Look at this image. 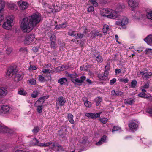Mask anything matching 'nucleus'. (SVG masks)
<instances>
[{"instance_id": "obj_1", "label": "nucleus", "mask_w": 152, "mask_h": 152, "mask_svg": "<svg viewBox=\"0 0 152 152\" xmlns=\"http://www.w3.org/2000/svg\"><path fill=\"white\" fill-rule=\"evenodd\" d=\"M20 27L24 32L28 33L34 28L28 17L24 18L21 22Z\"/></svg>"}, {"instance_id": "obj_2", "label": "nucleus", "mask_w": 152, "mask_h": 152, "mask_svg": "<svg viewBox=\"0 0 152 152\" xmlns=\"http://www.w3.org/2000/svg\"><path fill=\"white\" fill-rule=\"evenodd\" d=\"M31 25L34 28L40 21L41 20V14L37 12L33 13L31 15L28 16Z\"/></svg>"}, {"instance_id": "obj_3", "label": "nucleus", "mask_w": 152, "mask_h": 152, "mask_svg": "<svg viewBox=\"0 0 152 152\" xmlns=\"http://www.w3.org/2000/svg\"><path fill=\"white\" fill-rule=\"evenodd\" d=\"M137 74L139 75H142V78L145 80L151 78L152 76V72H149L147 69L140 71V72H137Z\"/></svg>"}, {"instance_id": "obj_4", "label": "nucleus", "mask_w": 152, "mask_h": 152, "mask_svg": "<svg viewBox=\"0 0 152 152\" xmlns=\"http://www.w3.org/2000/svg\"><path fill=\"white\" fill-rule=\"evenodd\" d=\"M13 22L12 17L9 16L7 18V20L3 25V27L5 29L9 30L12 27V24Z\"/></svg>"}, {"instance_id": "obj_5", "label": "nucleus", "mask_w": 152, "mask_h": 152, "mask_svg": "<svg viewBox=\"0 0 152 152\" xmlns=\"http://www.w3.org/2000/svg\"><path fill=\"white\" fill-rule=\"evenodd\" d=\"M52 144V149L55 150V149H56L57 151H59L60 149L62 150L63 149V147L61 145L58 144H55L54 142H52L51 141L44 143V147H46L49 146Z\"/></svg>"}, {"instance_id": "obj_6", "label": "nucleus", "mask_w": 152, "mask_h": 152, "mask_svg": "<svg viewBox=\"0 0 152 152\" xmlns=\"http://www.w3.org/2000/svg\"><path fill=\"white\" fill-rule=\"evenodd\" d=\"M18 71V68L15 66H12L8 68L6 75L9 77H12V75Z\"/></svg>"}, {"instance_id": "obj_7", "label": "nucleus", "mask_w": 152, "mask_h": 152, "mask_svg": "<svg viewBox=\"0 0 152 152\" xmlns=\"http://www.w3.org/2000/svg\"><path fill=\"white\" fill-rule=\"evenodd\" d=\"M10 107L8 105H1L0 106V114L2 115L9 114L10 113Z\"/></svg>"}, {"instance_id": "obj_8", "label": "nucleus", "mask_w": 152, "mask_h": 152, "mask_svg": "<svg viewBox=\"0 0 152 152\" xmlns=\"http://www.w3.org/2000/svg\"><path fill=\"white\" fill-rule=\"evenodd\" d=\"M35 38L34 34H31L27 35L24 40V44L26 45H28L34 40Z\"/></svg>"}, {"instance_id": "obj_9", "label": "nucleus", "mask_w": 152, "mask_h": 152, "mask_svg": "<svg viewBox=\"0 0 152 152\" xmlns=\"http://www.w3.org/2000/svg\"><path fill=\"white\" fill-rule=\"evenodd\" d=\"M102 113V112H99L96 113H86L85 115L90 118L94 119L99 118L100 117V115Z\"/></svg>"}, {"instance_id": "obj_10", "label": "nucleus", "mask_w": 152, "mask_h": 152, "mask_svg": "<svg viewBox=\"0 0 152 152\" xmlns=\"http://www.w3.org/2000/svg\"><path fill=\"white\" fill-rule=\"evenodd\" d=\"M86 77L85 76H82L80 77V79L79 78L75 79H71V81L74 84L75 83H80L79 84V86H81L82 85V83L84 82V81L86 80Z\"/></svg>"}, {"instance_id": "obj_11", "label": "nucleus", "mask_w": 152, "mask_h": 152, "mask_svg": "<svg viewBox=\"0 0 152 152\" xmlns=\"http://www.w3.org/2000/svg\"><path fill=\"white\" fill-rule=\"evenodd\" d=\"M93 57L95 60L99 63H102L103 61L102 56L98 53H94L92 56Z\"/></svg>"}, {"instance_id": "obj_12", "label": "nucleus", "mask_w": 152, "mask_h": 152, "mask_svg": "<svg viewBox=\"0 0 152 152\" xmlns=\"http://www.w3.org/2000/svg\"><path fill=\"white\" fill-rule=\"evenodd\" d=\"M19 4H20V8L23 10H26L29 5V4L26 1H20Z\"/></svg>"}, {"instance_id": "obj_13", "label": "nucleus", "mask_w": 152, "mask_h": 152, "mask_svg": "<svg viewBox=\"0 0 152 152\" xmlns=\"http://www.w3.org/2000/svg\"><path fill=\"white\" fill-rule=\"evenodd\" d=\"M144 41L148 45L152 46V35L150 34L144 39Z\"/></svg>"}, {"instance_id": "obj_14", "label": "nucleus", "mask_w": 152, "mask_h": 152, "mask_svg": "<svg viewBox=\"0 0 152 152\" xmlns=\"http://www.w3.org/2000/svg\"><path fill=\"white\" fill-rule=\"evenodd\" d=\"M12 130L5 126L0 124V132L11 133Z\"/></svg>"}, {"instance_id": "obj_15", "label": "nucleus", "mask_w": 152, "mask_h": 152, "mask_svg": "<svg viewBox=\"0 0 152 152\" xmlns=\"http://www.w3.org/2000/svg\"><path fill=\"white\" fill-rule=\"evenodd\" d=\"M117 13L114 10H113L111 9L110 12V14L108 15L107 18L110 19H115L117 17Z\"/></svg>"}, {"instance_id": "obj_16", "label": "nucleus", "mask_w": 152, "mask_h": 152, "mask_svg": "<svg viewBox=\"0 0 152 152\" xmlns=\"http://www.w3.org/2000/svg\"><path fill=\"white\" fill-rule=\"evenodd\" d=\"M138 124L135 122L131 121L129 124V127L132 130H136L138 127Z\"/></svg>"}, {"instance_id": "obj_17", "label": "nucleus", "mask_w": 152, "mask_h": 152, "mask_svg": "<svg viewBox=\"0 0 152 152\" xmlns=\"http://www.w3.org/2000/svg\"><path fill=\"white\" fill-rule=\"evenodd\" d=\"M111 9L108 8H104L101 11V14L102 15L104 16L107 17V18L108 16V15L110 14Z\"/></svg>"}, {"instance_id": "obj_18", "label": "nucleus", "mask_w": 152, "mask_h": 152, "mask_svg": "<svg viewBox=\"0 0 152 152\" xmlns=\"http://www.w3.org/2000/svg\"><path fill=\"white\" fill-rule=\"evenodd\" d=\"M7 93V89L4 87H0V98H3Z\"/></svg>"}, {"instance_id": "obj_19", "label": "nucleus", "mask_w": 152, "mask_h": 152, "mask_svg": "<svg viewBox=\"0 0 152 152\" xmlns=\"http://www.w3.org/2000/svg\"><path fill=\"white\" fill-rule=\"evenodd\" d=\"M128 3L129 5L133 8H135L138 5V4L136 0H129Z\"/></svg>"}, {"instance_id": "obj_20", "label": "nucleus", "mask_w": 152, "mask_h": 152, "mask_svg": "<svg viewBox=\"0 0 152 152\" xmlns=\"http://www.w3.org/2000/svg\"><path fill=\"white\" fill-rule=\"evenodd\" d=\"M111 94L113 96L116 97L122 96L123 94V92L120 91H115L114 90L111 91Z\"/></svg>"}, {"instance_id": "obj_21", "label": "nucleus", "mask_w": 152, "mask_h": 152, "mask_svg": "<svg viewBox=\"0 0 152 152\" xmlns=\"http://www.w3.org/2000/svg\"><path fill=\"white\" fill-rule=\"evenodd\" d=\"M23 75L22 74H18L15 75L14 80L15 82H17L21 80L23 77Z\"/></svg>"}, {"instance_id": "obj_22", "label": "nucleus", "mask_w": 152, "mask_h": 152, "mask_svg": "<svg viewBox=\"0 0 152 152\" xmlns=\"http://www.w3.org/2000/svg\"><path fill=\"white\" fill-rule=\"evenodd\" d=\"M58 102L60 106H63L66 102V100L65 98L62 96H60L58 99Z\"/></svg>"}, {"instance_id": "obj_23", "label": "nucleus", "mask_w": 152, "mask_h": 152, "mask_svg": "<svg viewBox=\"0 0 152 152\" xmlns=\"http://www.w3.org/2000/svg\"><path fill=\"white\" fill-rule=\"evenodd\" d=\"M134 102V100L132 98H130L124 99V103L125 104H132Z\"/></svg>"}, {"instance_id": "obj_24", "label": "nucleus", "mask_w": 152, "mask_h": 152, "mask_svg": "<svg viewBox=\"0 0 152 152\" xmlns=\"http://www.w3.org/2000/svg\"><path fill=\"white\" fill-rule=\"evenodd\" d=\"M74 116L72 114L69 113L68 114L67 119L69 122L72 124H73L75 121L73 120Z\"/></svg>"}, {"instance_id": "obj_25", "label": "nucleus", "mask_w": 152, "mask_h": 152, "mask_svg": "<svg viewBox=\"0 0 152 152\" xmlns=\"http://www.w3.org/2000/svg\"><path fill=\"white\" fill-rule=\"evenodd\" d=\"M67 82V80L65 77L60 78L58 81V83L61 85L65 84Z\"/></svg>"}, {"instance_id": "obj_26", "label": "nucleus", "mask_w": 152, "mask_h": 152, "mask_svg": "<svg viewBox=\"0 0 152 152\" xmlns=\"http://www.w3.org/2000/svg\"><path fill=\"white\" fill-rule=\"evenodd\" d=\"M38 142H39L38 139L35 137L30 141V144L32 146H35L37 145Z\"/></svg>"}, {"instance_id": "obj_27", "label": "nucleus", "mask_w": 152, "mask_h": 152, "mask_svg": "<svg viewBox=\"0 0 152 152\" xmlns=\"http://www.w3.org/2000/svg\"><path fill=\"white\" fill-rule=\"evenodd\" d=\"M89 67V65L88 64H85L80 67V69L81 70L83 71H86L88 70Z\"/></svg>"}, {"instance_id": "obj_28", "label": "nucleus", "mask_w": 152, "mask_h": 152, "mask_svg": "<svg viewBox=\"0 0 152 152\" xmlns=\"http://www.w3.org/2000/svg\"><path fill=\"white\" fill-rule=\"evenodd\" d=\"M10 150L7 147L2 146L0 148V152H9Z\"/></svg>"}, {"instance_id": "obj_29", "label": "nucleus", "mask_w": 152, "mask_h": 152, "mask_svg": "<svg viewBox=\"0 0 152 152\" xmlns=\"http://www.w3.org/2000/svg\"><path fill=\"white\" fill-rule=\"evenodd\" d=\"M139 97L144 98H149V95L145 93L140 92L138 95Z\"/></svg>"}, {"instance_id": "obj_30", "label": "nucleus", "mask_w": 152, "mask_h": 152, "mask_svg": "<svg viewBox=\"0 0 152 152\" xmlns=\"http://www.w3.org/2000/svg\"><path fill=\"white\" fill-rule=\"evenodd\" d=\"M18 93L19 94L22 95H26L27 94L26 91L22 88L18 89Z\"/></svg>"}, {"instance_id": "obj_31", "label": "nucleus", "mask_w": 152, "mask_h": 152, "mask_svg": "<svg viewBox=\"0 0 152 152\" xmlns=\"http://www.w3.org/2000/svg\"><path fill=\"white\" fill-rule=\"evenodd\" d=\"M137 84V82L136 80L134 79L131 83V84L129 86L130 88H135Z\"/></svg>"}, {"instance_id": "obj_32", "label": "nucleus", "mask_w": 152, "mask_h": 152, "mask_svg": "<svg viewBox=\"0 0 152 152\" xmlns=\"http://www.w3.org/2000/svg\"><path fill=\"white\" fill-rule=\"evenodd\" d=\"M90 33L92 34L91 37H92V38H95L96 36H99L100 37L102 36L101 34L97 31H96L94 33H93L92 31Z\"/></svg>"}, {"instance_id": "obj_33", "label": "nucleus", "mask_w": 152, "mask_h": 152, "mask_svg": "<svg viewBox=\"0 0 152 152\" xmlns=\"http://www.w3.org/2000/svg\"><path fill=\"white\" fill-rule=\"evenodd\" d=\"M121 21V26H123L127 24L128 23V19L126 17H124Z\"/></svg>"}, {"instance_id": "obj_34", "label": "nucleus", "mask_w": 152, "mask_h": 152, "mask_svg": "<svg viewBox=\"0 0 152 152\" xmlns=\"http://www.w3.org/2000/svg\"><path fill=\"white\" fill-rule=\"evenodd\" d=\"M48 97L49 96H48L41 97L39 98V99L37 100V102H42V103H43L45 101V99L48 98Z\"/></svg>"}, {"instance_id": "obj_35", "label": "nucleus", "mask_w": 152, "mask_h": 152, "mask_svg": "<svg viewBox=\"0 0 152 152\" xmlns=\"http://www.w3.org/2000/svg\"><path fill=\"white\" fill-rule=\"evenodd\" d=\"M109 29V26L108 25L105 24L103 27V32L104 33H107L108 29Z\"/></svg>"}, {"instance_id": "obj_36", "label": "nucleus", "mask_w": 152, "mask_h": 152, "mask_svg": "<svg viewBox=\"0 0 152 152\" xmlns=\"http://www.w3.org/2000/svg\"><path fill=\"white\" fill-rule=\"evenodd\" d=\"M82 28L83 30V34H87L90 31L89 29H88L85 26H82Z\"/></svg>"}, {"instance_id": "obj_37", "label": "nucleus", "mask_w": 152, "mask_h": 152, "mask_svg": "<svg viewBox=\"0 0 152 152\" xmlns=\"http://www.w3.org/2000/svg\"><path fill=\"white\" fill-rule=\"evenodd\" d=\"M98 77L101 80H109V79L107 77L104 76L103 75H99Z\"/></svg>"}, {"instance_id": "obj_38", "label": "nucleus", "mask_w": 152, "mask_h": 152, "mask_svg": "<svg viewBox=\"0 0 152 152\" xmlns=\"http://www.w3.org/2000/svg\"><path fill=\"white\" fill-rule=\"evenodd\" d=\"M84 36L83 34H81L80 33H78L77 34V36H76L75 38L76 39H79L81 40L83 38Z\"/></svg>"}, {"instance_id": "obj_39", "label": "nucleus", "mask_w": 152, "mask_h": 152, "mask_svg": "<svg viewBox=\"0 0 152 152\" xmlns=\"http://www.w3.org/2000/svg\"><path fill=\"white\" fill-rule=\"evenodd\" d=\"M108 119L106 118H102L99 119V120L100 121L101 123L103 124H106L108 121Z\"/></svg>"}, {"instance_id": "obj_40", "label": "nucleus", "mask_w": 152, "mask_h": 152, "mask_svg": "<svg viewBox=\"0 0 152 152\" xmlns=\"http://www.w3.org/2000/svg\"><path fill=\"white\" fill-rule=\"evenodd\" d=\"M56 45V42H51L50 45L51 48L53 49H56L57 48Z\"/></svg>"}, {"instance_id": "obj_41", "label": "nucleus", "mask_w": 152, "mask_h": 152, "mask_svg": "<svg viewBox=\"0 0 152 152\" xmlns=\"http://www.w3.org/2000/svg\"><path fill=\"white\" fill-rule=\"evenodd\" d=\"M39 130V127L38 126H35L32 131L34 134H37Z\"/></svg>"}, {"instance_id": "obj_42", "label": "nucleus", "mask_w": 152, "mask_h": 152, "mask_svg": "<svg viewBox=\"0 0 152 152\" xmlns=\"http://www.w3.org/2000/svg\"><path fill=\"white\" fill-rule=\"evenodd\" d=\"M38 92L37 91H34L31 94V96L34 98H35L38 96Z\"/></svg>"}, {"instance_id": "obj_43", "label": "nucleus", "mask_w": 152, "mask_h": 152, "mask_svg": "<svg viewBox=\"0 0 152 152\" xmlns=\"http://www.w3.org/2000/svg\"><path fill=\"white\" fill-rule=\"evenodd\" d=\"M102 101V99L100 97H98L97 98H96L95 99L96 105V106L99 105Z\"/></svg>"}, {"instance_id": "obj_44", "label": "nucleus", "mask_w": 152, "mask_h": 152, "mask_svg": "<svg viewBox=\"0 0 152 152\" xmlns=\"http://www.w3.org/2000/svg\"><path fill=\"white\" fill-rule=\"evenodd\" d=\"M37 111L39 114L41 113L42 112L43 106L42 105H39L37 106Z\"/></svg>"}, {"instance_id": "obj_45", "label": "nucleus", "mask_w": 152, "mask_h": 152, "mask_svg": "<svg viewBox=\"0 0 152 152\" xmlns=\"http://www.w3.org/2000/svg\"><path fill=\"white\" fill-rule=\"evenodd\" d=\"M84 105L86 107L88 108L92 106L91 102L88 100L84 103Z\"/></svg>"}, {"instance_id": "obj_46", "label": "nucleus", "mask_w": 152, "mask_h": 152, "mask_svg": "<svg viewBox=\"0 0 152 152\" xmlns=\"http://www.w3.org/2000/svg\"><path fill=\"white\" fill-rule=\"evenodd\" d=\"M29 83L32 85H35L36 84V80L33 78H31L29 80Z\"/></svg>"}, {"instance_id": "obj_47", "label": "nucleus", "mask_w": 152, "mask_h": 152, "mask_svg": "<svg viewBox=\"0 0 152 152\" xmlns=\"http://www.w3.org/2000/svg\"><path fill=\"white\" fill-rule=\"evenodd\" d=\"M121 130V128L120 127L118 126H114L112 129V132H114L120 130Z\"/></svg>"}, {"instance_id": "obj_48", "label": "nucleus", "mask_w": 152, "mask_h": 152, "mask_svg": "<svg viewBox=\"0 0 152 152\" xmlns=\"http://www.w3.org/2000/svg\"><path fill=\"white\" fill-rule=\"evenodd\" d=\"M146 112L149 114L150 116L152 117V107L148 108L146 110Z\"/></svg>"}, {"instance_id": "obj_49", "label": "nucleus", "mask_w": 152, "mask_h": 152, "mask_svg": "<svg viewBox=\"0 0 152 152\" xmlns=\"http://www.w3.org/2000/svg\"><path fill=\"white\" fill-rule=\"evenodd\" d=\"M145 54H151L152 53V49L147 48L145 51Z\"/></svg>"}, {"instance_id": "obj_50", "label": "nucleus", "mask_w": 152, "mask_h": 152, "mask_svg": "<svg viewBox=\"0 0 152 152\" xmlns=\"http://www.w3.org/2000/svg\"><path fill=\"white\" fill-rule=\"evenodd\" d=\"M56 40V37L53 34H52L50 37V41L51 42H55Z\"/></svg>"}, {"instance_id": "obj_51", "label": "nucleus", "mask_w": 152, "mask_h": 152, "mask_svg": "<svg viewBox=\"0 0 152 152\" xmlns=\"http://www.w3.org/2000/svg\"><path fill=\"white\" fill-rule=\"evenodd\" d=\"M149 82H148L146 83H145L144 85L142 87V88H148L149 87Z\"/></svg>"}, {"instance_id": "obj_52", "label": "nucleus", "mask_w": 152, "mask_h": 152, "mask_svg": "<svg viewBox=\"0 0 152 152\" xmlns=\"http://www.w3.org/2000/svg\"><path fill=\"white\" fill-rule=\"evenodd\" d=\"M146 16L148 19L152 20V11L147 13L146 14Z\"/></svg>"}, {"instance_id": "obj_53", "label": "nucleus", "mask_w": 152, "mask_h": 152, "mask_svg": "<svg viewBox=\"0 0 152 152\" xmlns=\"http://www.w3.org/2000/svg\"><path fill=\"white\" fill-rule=\"evenodd\" d=\"M37 69V67L36 66H32L30 65V66L28 68V69L29 71L33 70H36Z\"/></svg>"}, {"instance_id": "obj_54", "label": "nucleus", "mask_w": 152, "mask_h": 152, "mask_svg": "<svg viewBox=\"0 0 152 152\" xmlns=\"http://www.w3.org/2000/svg\"><path fill=\"white\" fill-rule=\"evenodd\" d=\"M39 80L41 82H43L45 81V78L42 75H40L39 76Z\"/></svg>"}, {"instance_id": "obj_55", "label": "nucleus", "mask_w": 152, "mask_h": 152, "mask_svg": "<svg viewBox=\"0 0 152 152\" xmlns=\"http://www.w3.org/2000/svg\"><path fill=\"white\" fill-rule=\"evenodd\" d=\"M72 32H71L70 31L68 32V34L69 35L71 36H76V34L75 33V31H72Z\"/></svg>"}, {"instance_id": "obj_56", "label": "nucleus", "mask_w": 152, "mask_h": 152, "mask_svg": "<svg viewBox=\"0 0 152 152\" xmlns=\"http://www.w3.org/2000/svg\"><path fill=\"white\" fill-rule=\"evenodd\" d=\"M107 137V136L104 135L101 137L100 140L103 142H106Z\"/></svg>"}, {"instance_id": "obj_57", "label": "nucleus", "mask_w": 152, "mask_h": 152, "mask_svg": "<svg viewBox=\"0 0 152 152\" xmlns=\"http://www.w3.org/2000/svg\"><path fill=\"white\" fill-rule=\"evenodd\" d=\"M12 50V48L11 47H9L7 48L6 49V53L8 54H10Z\"/></svg>"}, {"instance_id": "obj_58", "label": "nucleus", "mask_w": 152, "mask_h": 152, "mask_svg": "<svg viewBox=\"0 0 152 152\" xmlns=\"http://www.w3.org/2000/svg\"><path fill=\"white\" fill-rule=\"evenodd\" d=\"M107 67L108 66H105V68L106 69V70L104 74L103 75L107 77L109 73L108 71L106 70V69H108Z\"/></svg>"}, {"instance_id": "obj_59", "label": "nucleus", "mask_w": 152, "mask_h": 152, "mask_svg": "<svg viewBox=\"0 0 152 152\" xmlns=\"http://www.w3.org/2000/svg\"><path fill=\"white\" fill-rule=\"evenodd\" d=\"M116 81V79L115 78H113L110 80V85H112L113 84L115 83Z\"/></svg>"}, {"instance_id": "obj_60", "label": "nucleus", "mask_w": 152, "mask_h": 152, "mask_svg": "<svg viewBox=\"0 0 152 152\" xmlns=\"http://www.w3.org/2000/svg\"><path fill=\"white\" fill-rule=\"evenodd\" d=\"M19 51L20 52L24 53L27 51V49L25 48H21L20 49Z\"/></svg>"}, {"instance_id": "obj_61", "label": "nucleus", "mask_w": 152, "mask_h": 152, "mask_svg": "<svg viewBox=\"0 0 152 152\" xmlns=\"http://www.w3.org/2000/svg\"><path fill=\"white\" fill-rule=\"evenodd\" d=\"M94 7L93 6H90L88 8V11L89 12H91L94 11Z\"/></svg>"}, {"instance_id": "obj_62", "label": "nucleus", "mask_w": 152, "mask_h": 152, "mask_svg": "<svg viewBox=\"0 0 152 152\" xmlns=\"http://www.w3.org/2000/svg\"><path fill=\"white\" fill-rule=\"evenodd\" d=\"M69 77L71 78V79H75L76 78L75 75L72 74H70L68 75Z\"/></svg>"}, {"instance_id": "obj_63", "label": "nucleus", "mask_w": 152, "mask_h": 152, "mask_svg": "<svg viewBox=\"0 0 152 152\" xmlns=\"http://www.w3.org/2000/svg\"><path fill=\"white\" fill-rule=\"evenodd\" d=\"M60 27H61V28H65L67 26L66 22H65L63 23L60 24Z\"/></svg>"}, {"instance_id": "obj_64", "label": "nucleus", "mask_w": 152, "mask_h": 152, "mask_svg": "<svg viewBox=\"0 0 152 152\" xmlns=\"http://www.w3.org/2000/svg\"><path fill=\"white\" fill-rule=\"evenodd\" d=\"M44 76L45 77H47L48 80L51 79V77L50 74V72L48 73H47Z\"/></svg>"}]
</instances>
